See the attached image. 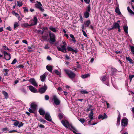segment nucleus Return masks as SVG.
<instances>
[{
	"label": "nucleus",
	"mask_w": 134,
	"mask_h": 134,
	"mask_svg": "<svg viewBox=\"0 0 134 134\" xmlns=\"http://www.w3.org/2000/svg\"><path fill=\"white\" fill-rule=\"evenodd\" d=\"M90 15L89 12L86 11L84 13V14L85 18H88L90 16Z\"/></svg>",
	"instance_id": "nucleus-27"
},
{
	"label": "nucleus",
	"mask_w": 134,
	"mask_h": 134,
	"mask_svg": "<svg viewBox=\"0 0 134 134\" xmlns=\"http://www.w3.org/2000/svg\"><path fill=\"white\" fill-rule=\"evenodd\" d=\"M23 8L24 9V12H28V9L26 7H23Z\"/></svg>",
	"instance_id": "nucleus-59"
},
{
	"label": "nucleus",
	"mask_w": 134,
	"mask_h": 134,
	"mask_svg": "<svg viewBox=\"0 0 134 134\" xmlns=\"http://www.w3.org/2000/svg\"><path fill=\"white\" fill-rule=\"evenodd\" d=\"M17 132V131L16 130H12L8 132V133H12V132Z\"/></svg>",
	"instance_id": "nucleus-55"
},
{
	"label": "nucleus",
	"mask_w": 134,
	"mask_h": 134,
	"mask_svg": "<svg viewBox=\"0 0 134 134\" xmlns=\"http://www.w3.org/2000/svg\"><path fill=\"white\" fill-rule=\"evenodd\" d=\"M29 81L35 86H38L34 78L30 79L29 80Z\"/></svg>",
	"instance_id": "nucleus-14"
},
{
	"label": "nucleus",
	"mask_w": 134,
	"mask_h": 134,
	"mask_svg": "<svg viewBox=\"0 0 134 134\" xmlns=\"http://www.w3.org/2000/svg\"><path fill=\"white\" fill-rule=\"evenodd\" d=\"M57 90L61 92L63 91V89L62 88H61L60 87H59L58 88Z\"/></svg>",
	"instance_id": "nucleus-62"
},
{
	"label": "nucleus",
	"mask_w": 134,
	"mask_h": 134,
	"mask_svg": "<svg viewBox=\"0 0 134 134\" xmlns=\"http://www.w3.org/2000/svg\"><path fill=\"white\" fill-rule=\"evenodd\" d=\"M6 29H7V30H9V31H11L12 30V29L10 26H8V27H7L6 28Z\"/></svg>",
	"instance_id": "nucleus-64"
},
{
	"label": "nucleus",
	"mask_w": 134,
	"mask_h": 134,
	"mask_svg": "<svg viewBox=\"0 0 134 134\" xmlns=\"http://www.w3.org/2000/svg\"><path fill=\"white\" fill-rule=\"evenodd\" d=\"M38 120L41 122L43 124L47 122V121L46 120L42 119H40Z\"/></svg>",
	"instance_id": "nucleus-41"
},
{
	"label": "nucleus",
	"mask_w": 134,
	"mask_h": 134,
	"mask_svg": "<svg viewBox=\"0 0 134 134\" xmlns=\"http://www.w3.org/2000/svg\"><path fill=\"white\" fill-rule=\"evenodd\" d=\"M111 71H112V72H116L117 71V70L115 68H111Z\"/></svg>",
	"instance_id": "nucleus-47"
},
{
	"label": "nucleus",
	"mask_w": 134,
	"mask_h": 134,
	"mask_svg": "<svg viewBox=\"0 0 134 134\" xmlns=\"http://www.w3.org/2000/svg\"><path fill=\"white\" fill-rule=\"evenodd\" d=\"M12 13V14H14L15 16L17 17H18L19 16V15L18 14L16 13L15 12H13Z\"/></svg>",
	"instance_id": "nucleus-50"
},
{
	"label": "nucleus",
	"mask_w": 134,
	"mask_h": 134,
	"mask_svg": "<svg viewBox=\"0 0 134 134\" xmlns=\"http://www.w3.org/2000/svg\"><path fill=\"white\" fill-rule=\"evenodd\" d=\"M46 35H43L42 36V37L43 38H46L48 36V35L47 34H45Z\"/></svg>",
	"instance_id": "nucleus-60"
},
{
	"label": "nucleus",
	"mask_w": 134,
	"mask_h": 134,
	"mask_svg": "<svg viewBox=\"0 0 134 134\" xmlns=\"http://www.w3.org/2000/svg\"><path fill=\"white\" fill-rule=\"evenodd\" d=\"M64 71L66 75L68 76L69 78L72 79L74 78L76 76V74L71 70L69 69H65Z\"/></svg>",
	"instance_id": "nucleus-2"
},
{
	"label": "nucleus",
	"mask_w": 134,
	"mask_h": 134,
	"mask_svg": "<svg viewBox=\"0 0 134 134\" xmlns=\"http://www.w3.org/2000/svg\"><path fill=\"white\" fill-rule=\"evenodd\" d=\"M134 77V74L133 75H129V78L130 80V81L131 82L132 79Z\"/></svg>",
	"instance_id": "nucleus-43"
},
{
	"label": "nucleus",
	"mask_w": 134,
	"mask_h": 134,
	"mask_svg": "<svg viewBox=\"0 0 134 134\" xmlns=\"http://www.w3.org/2000/svg\"><path fill=\"white\" fill-rule=\"evenodd\" d=\"M48 33L49 37V43L51 44H53L56 41L55 35L51 31H49L48 32Z\"/></svg>",
	"instance_id": "nucleus-3"
},
{
	"label": "nucleus",
	"mask_w": 134,
	"mask_h": 134,
	"mask_svg": "<svg viewBox=\"0 0 134 134\" xmlns=\"http://www.w3.org/2000/svg\"><path fill=\"white\" fill-rule=\"evenodd\" d=\"M107 116L106 114L105 113H104L103 115H99L98 117V118L99 119H101L102 120L106 119L107 118Z\"/></svg>",
	"instance_id": "nucleus-16"
},
{
	"label": "nucleus",
	"mask_w": 134,
	"mask_h": 134,
	"mask_svg": "<svg viewBox=\"0 0 134 134\" xmlns=\"http://www.w3.org/2000/svg\"><path fill=\"white\" fill-rule=\"evenodd\" d=\"M38 112L42 116H44L45 114V111L41 108L39 109Z\"/></svg>",
	"instance_id": "nucleus-17"
},
{
	"label": "nucleus",
	"mask_w": 134,
	"mask_h": 134,
	"mask_svg": "<svg viewBox=\"0 0 134 134\" xmlns=\"http://www.w3.org/2000/svg\"><path fill=\"white\" fill-rule=\"evenodd\" d=\"M30 24H29L28 23H25L23 24V26L27 28L28 26H30Z\"/></svg>",
	"instance_id": "nucleus-36"
},
{
	"label": "nucleus",
	"mask_w": 134,
	"mask_h": 134,
	"mask_svg": "<svg viewBox=\"0 0 134 134\" xmlns=\"http://www.w3.org/2000/svg\"><path fill=\"white\" fill-rule=\"evenodd\" d=\"M89 117L90 119H91V120H92L93 119V115H89Z\"/></svg>",
	"instance_id": "nucleus-61"
},
{
	"label": "nucleus",
	"mask_w": 134,
	"mask_h": 134,
	"mask_svg": "<svg viewBox=\"0 0 134 134\" xmlns=\"http://www.w3.org/2000/svg\"><path fill=\"white\" fill-rule=\"evenodd\" d=\"M128 123V120L126 118H124L121 120V125L124 126H126Z\"/></svg>",
	"instance_id": "nucleus-10"
},
{
	"label": "nucleus",
	"mask_w": 134,
	"mask_h": 134,
	"mask_svg": "<svg viewBox=\"0 0 134 134\" xmlns=\"http://www.w3.org/2000/svg\"><path fill=\"white\" fill-rule=\"evenodd\" d=\"M115 12L116 13H118L119 15H120L121 14L119 8V7H117L115 9Z\"/></svg>",
	"instance_id": "nucleus-22"
},
{
	"label": "nucleus",
	"mask_w": 134,
	"mask_h": 134,
	"mask_svg": "<svg viewBox=\"0 0 134 134\" xmlns=\"http://www.w3.org/2000/svg\"><path fill=\"white\" fill-rule=\"evenodd\" d=\"M49 28L50 30L54 32H55L57 31V30L56 29L53 27L52 26H50Z\"/></svg>",
	"instance_id": "nucleus-25"
},
{
	"label": "nucleus",
	"mask_w": 134,
	"mask_h": 134,
	"mask_svg": "<svg viewBox=\"0 0 134 134\" xmlns=\"http://www.w3.org/2000/svg\"><path fill=\"white\" fill-rule=\"evenodd\" d=\"M123 28L126 34H128V27L127 25H124Z\"/></svg>",
	"instance_id": "nucleus-24"
},
{
	"label": "nucleus",
	"mask_w": 134,
	"mask_h": 134,
	"mask_svg": "<svg viewBox=\"0 0 134 134\" xmlns=\"http://www.w3.org/2000/svg\"><path fill=\"white\" fill-rule=\"evenodd\" d=\"M17 62V60L15 58L14 59V60H13L12 62L11 63L12 64H15L16 63V62Z\"/></svg>",
	"instance_id": "nucleus-51"
},
{
	"label": "nucleus",
	"mask_w": 134,
	"mask_h": 134,
	"mask_svg": "<svg viewBox=\"0 0 134 134\" xmlns=\"http://www.w3.org/2000/svg\"><path fill=\"white\" fill-rule=\"evenodd\" d=\"M30 90L32 92L34 93H36L38 92L37 91V89L34 87L32 86H29Z\"/></svg>",
	"instance_id": "nucleus-15"
},
{
	"label": "nucleus",
	"mask_w": 134,
	"mask_h": 134,
	"mask_svg": "<svg viewBox=\"0 0 134 134\" xmlns=\"http://www.w3.org/2000/svg\"><path fill=\"white\" fill-rule=\"evenodd\" d=\"M80 93L82 94H87L88 92L86 90H82L80 91Z\"/></svg>",
	"instance_id": "nucleus-40"
},
{
	"label": "nucleus",
	"mask_w": 134,
	"mask_h": 134,
	"mask_svg": "<svg viewBox=\"0 0 134 134\" xmlns=\"http://www.w3.org/2000/svg\"><path fill=\"white\" fill-rule=\"evenodd\" d=\"M85 3L86 4H90V0H84Z\"/></svg>",
	"instance_id": "nucleus-56"
},
{
	"label": "nucleus",
	"mask_w": 134,
	"mask_h": 134,
	"mask_svg": "<svg viewBox=\"0 0 134 134\" xmlns=\"http://www.w3.org/2000/svg\"><path fill=\"white\" fill-rule=\"evenodd\" d=\"M63 44V45L61 46V48H60L59 47H57V48L58 50L59 51H61L62 52L66 53L67 52L66 47V44L65 42L63 41H62Z\"/></svg>",
	"instance_id": "nucleus-4"
},
{
	"label": "nucleus",
	"mask_w": 134,
	"mask_h": 134,
	"mask_svg": "<svg viewBox=\"0 0 134 134\" xmlns=\"http://www.w3.org/2000/svg\"><path fill=\"white\" fill-rule=\"evenodd\" d=\"M91 23V21L90 20H87L84 22V25L86 27H88Z\"/></svg>",
	"instance_id": "nucleus-20"
},
{
	"label": "nucleus",
	"mask_w": 134,
	"mask_h": 134,
	"mask_svg": "<svg viewBox=\"0 0 134 134\" xmlns=\"http://www.w3.org/2000/svg\"><path fill=\"white\" fill-rule=\"evenodd\" d=\"M79 120L82 124L85 121V119L80 118Z\"/></svg>",
	"instance_id": "nucleus-48"
},
{
	"label": "nucleus",
	"mask_w": 134,
	"mask_h": 134,
	"mask_svg": "<svg viewBox=\"0 0 134 134\" xmlns=\"http://www.w3.org/2000/svg\"><path fill=\"white\" fill-rule=\"evenodd\" d=\"M24 125V123H23L22 122H20V123H19V124L18 125V127H21L22 126Z\"/></svg>",
	"instance_id": "nucleus-52"
},
{
	"label": "nucleus",
	"mask_w": 134,
	"mask_h": 134,
	"mask_svg": "<svg viewBox=\"0 0 134 134\" xmlns=\"http://www.w3.org/2000/svg\"><path fill=\"white\" fill-rule=\"evenodd\" d=\"M19 26V25L18 23L17 22H15L14 24V29L16 28V27Z\"/></svg>",
	"instance_id": "nucleus-45"
},
{
	"label": "nucleus",
	"mask_w": 134,
	"mask_h": 134,
	"mask_svg": "<svg viewBox=\"0 0 134 134\" xmlns=\"http://www.w3.org/2000/svg\"><path fill=\"white\" fill-rule=\"evenodd\" d=\"M47 59L48 60H50L52 59L49 56H48L47 57Z\"/></svg>",
	"instance_id": "nucleus-63"
},
{
	"label": "nucleus",
	"mask_w": 134,
	"mask_h": 134,
	"mask_svg": "<svg viewBox=\"0 0 134 134\" xmlns=\"http://www.w3.org/2000/svg\"><path fill=\"white\" fill-rule=\"evenodd\" d=\"M79 15L80 17L79 20L80 21L81 23H82L83 21V18L81 14H79Z\"/></svg>",
	"instance_id": "nucleus-35"
},
{
	"label": "nucleus",
	"mask_w": 134,
	"mask_h": 134,
	"mask_svg": "<svg viewBox=\"0 0 134 134\" xmlns=\"http://www.w3.org/2000/svg\"><path fill=\"white\" fill-rule=\"evenodd\" d=\"M46 69L50 72L52 73L53 68H46Z\"/></svg>",
	"instance_id": "nucleus-42"
},
{
	"label": "nucleus",
	"mask_w": 134,
	"mask_h": 134,
	"mask_svg": "<svg viewBox=\"0 0 134 134\" xmlns=\"http://www.w3.org/2000/svg\"><path fill=\"white\" fill-rule=\"evenodd\" d=\"M20 90L21 91L23 92L24 94H26L27 92L26 90L24 88H22L20 89Z\"/></svg>",
	"instance_id": "nucleus-33"
},
{
	"label": "nucleus",
	"mask_w": 134,
	"mask_h": 134,
	"mask_svg": "<svg viewBox=\"0 0 134 134\" xmlns=\"http://www.w3.org/2000/svg\"><path fill=\"white\" fill-rule=\"evenodd\" d=\"M107 79L106 76H102L101 77V80L103 82H105Z\"/></svg>",
	"instance_id": "nucleus-31"
},
{
	"label": "nucleus",
	"mask_w": 134,
	"mask_h": 134,
	"mask_svg": "<svg viewBox=\"0 0 134 134\" xmlns=\"http://www.w3.org/2000/svg\"><path fill=\"white\" fill-rule=\"evenodd\" d=\"M19 121H16V122H15L13 124V125L15 126H18V125L19 124Z\"/></svg>",
	"instance_id": "nucleus-46"
},
{
	"label": "nucleus",
	"mask_w": 134,
	"mask_h": 134,
	"mask_svg": "<svg viewBox=\"0 0 134 134\" xmlns=\"http://www.w3.org/2000/svg\"><path fill=\"white\" fill-rule=\"evenodd\" d=\"M47 89V87L44 86L43 87H41L39 89V92L41 94L44 93Z\"/></svg>",
	"instance_id": "nucleus-12"
},
{
	"label": "nucleus",
	"mask_w": 134,
	"mask_h": 134,
	"mask_svg": "<svg viewBox=\"0 0 134 134\" xmlns=\"http://www.w3.org/2000/svg\"><path fill=\"white\" fill-rule=\"evenodd\" d=\"M82 32L83 34V35L85 36V37H87V35L86 34V32H85V31H84V30H82Z\"/></svg>",
	"instance_id": "nucleus-54"
},
{
	"label": "nucleus",
	"mask_w": 134,
	"mask_h": 134,
	"mask_svg": "<svg viewBox=\"0 0 134 134\" xmlns=\"http://www.w3.org/2000/svg\"><path fill=\"white\" fill-rule=\"evenodd\" d=\"M53 99L54 103L56 105H58L60 104V101L58 99L56 95L53 96Z\"/></svg>",
	"instance_id": "nucleus-11"
},
{
	"label": "nucleus",
	"mask_w": 134,
	"mask_h": 134,
	"mask_svg": "<svg viewBox=\"0 0 134 134\" xmlns=\"http://www.w3.org/2000/svg\"><path fill=\"white\" fill-rule=\"evenodd\" d=\"M3 53L4 54V58L7 60H9L11 58V55L5 51H4Z\"/></svg>",
	"instance_id": "nucleus-8"
},
{
	"label": "nucleus",
	"mask_w": 134,
	"mask_h": 134,
	"mask_svg": "<svg viewBox=\"0 0 134 134\" xmlns=\"http://www.w3.org/2000/svg\"><path fill=\"white\" fill-rule=\"evenodd\" d=\"M46 76L45 73L44 74L42 75H41L40 77V79L41 81L42 82L44 81L46 78Z\"/></svg>",
	"instance_id": "nucleus-18"
},
{
	"label": "nucleus",
	"mask_w": 134,
	"mask_h": 134,
	"mask_svg": "<svg viewBox=\"0 0 134 134\" xmlns=\"http://www.w3.org/2000/svg\"><path fill=\"white\" fill-rule=\"evenodd\" d=\"M114 29H118V31L119 32L121 31L120 26L119 24L118 23L114 22L112 27L109 29V30H112Z\"/></svg>",
	"instance_id": "nucleus-5"
},
{
	"label": "nucleus",
	"mask_w": 134,
	"mask_h": 134,
	"mask_svg": "<svg viewBox=\"0 0 134 134\" xmlns=\"http://www.w3.org/2000/svg\"><path fill=\"white\" fill-rule=\"evenodd\" d=\"M61 122L63 125L66 128H70V127L71 129H70V130L75 134H81L80 133H76L75 131H77L76 130L72 124H70L68 121L67 120H62L61 121Z\"/></svg>",
	"instance_id": "nucleus-1"
},
{
	"label": "nucleus",
	"mask_w": 134,
	"mask_h": 134,
	"mask_svg": "<svg viewBox=\"0 0 134 134\" xmlns=\"http://www.w3.org/2000/svg\"><path fill=\"white\" fill-rule=\"evenodd\" d=\"M44 48L45 49H47L49 48V47L48 46V45L47 44L44 47Z\"/></svg>",
	"instance_id": "nucleus-58"
},
{
	"label": "nucleus",
	"mask_w": 134,
	"mask_h": 134,
	"mask_svg": "<svg viewBox=\"0 0 134 134\" xmlns=\"http://www.w3.org/2000/svg\"><path fill=\"white\" fill-rule=\"evenodd\" d=\"M54 71L55 74L59 76L61 75V74L57 70H55Z\"/></svg>",
	"instance_id": "nucleus-49"
},
{
	"label": "nucleus",
	"mask_w": 134,
	"mask_h": 134,
	"mask_svg": "<svg viewBox=\"0 0 134 134\" xmlns=\"http://www.w3.org/2000/svg\"><path fill=\"white\" fill-rule=\"evenodd\" d=\"M37 4H36L35 5V7L38 9L40 10L42 12H43L44 11V9L42 8L41 7L42 6V4L41 3L38 1H36Z\"/></svg>",
	"instance_id": "nucleus-6"
},
{
	"label": "nucleus",
	"mask_w": 134,
	"mask_h": 134,
	"mask_svg": "<svg viewBox=\"0 0 134 134\" xmlns=\"http://www.w3.org/2000/svg\"><path fill=\"white\" fill-rule=\"evenodd\" d=\"M126 59L127 60H128L130 63L133 64L134 63V62L132 59L130 58L129 57H126Z\"/></svg>",
	"instance_id": "nucleus-30"
},
{
	"label": "nucleus",
	"mask_w": 134,
	"mask_h": 134,
	"mask_svg": "<svg viewBox=\"0 0 134 134\" xmlns=\"http://www.w3.org/2000/svg\"><path fill=\"white\" fill-rule=\"evenodd\" d=\"M2 93L4 96L5 98H8V94L6 92L4 91H2Z\"/></svg>",
	"instance_id": "nucleus-28"
},
{
	"label": "nucleus",
	"mask_w": 134,
	"mask_h": 134,
	"mask_svg": "<svg viewBox=\"0 0 134 134\" xmlns=\"http://www.w3.org/2000/svg\"><path fill=\"white\" fill-rule=\"evenodd\" d=\"M3 48L5 50H8L9 51L10 50V49H9L8 47H7L6 46H3Z\"/></svg>",
	"instance_id": "nucleus-53"
},
{
	"label": "nucleus",
	"mask_w": 134,
	"mask_h": 134,
	"mask_svg": "<svg viewBox=\"0 0 134 134\" xmlns=\"http://www.w3.org/2000/svg\"><path fill=\"white\" fill-rule=\"evenodd\" d=\"M34 21L32 22L30 26H34L36 25L37 24V21H38L37 18L36 16H34V17L33 20Z\"/></svg>",
	"instance_id": "nucleus-13"
},
{
	"label": "nucleus",
	"mask_w": 134,
	"mask_h": 134,
	"mask_svg": "<svg viewBox=\"0 0 134 134\" xmlns=\"http://www.w3.org/2000/svg\"><path fill=\"white\" fill-rule=\"evenodd\" d=\"M5 72V73L4 74V75L5 76H8L9 75L8 73V72L9 71V70L8 69H4L3 70Z\"/></svg>",
	"instance_id": "nucleus-26"
},
{
	"label": "nucleus",
	"mask_w": 134,
	"mask_h": 134,
	"mask_svg": "<svg viewBox=\"0 0 134 134\" xmlns=\"http://www.w3.org/2000/svg\"><path fill=\"white\" fill-rule=\"evenodd\" d=\"M27 48H28L29 49L28 50V51L29 52H32L33 51L31 50V49H32L31 47H30V46H28L27 47Z\"/></svg>",
	"instance_id": "nucleus-44"
},
{
	"label": "nucleus",
	"mask_w": 134,
	"mask_h": 134,
	"mask_svg": "<svg viewBox=\"0 0 134 134\" xmlns=\"http://www.w3.org/2000/svg\"><path fill=\"white\" fill-rule=\"evenodd\" d=\"M29 111L30 113H34V114H35V111H36V110H34V109H31V108H29Z\"/></svg>",
	"instance_id": "nucleus-34"
},
{
	"label": "nucleus",
	"mask_w": 134,
	"mask_h": 134,
	"mask_svg": "<svg viewBox=\"0 0 134 134\" xmlns=\"http://www.w3.org/2000/svg\"><path fill=\"white\" fill-rule=\"evenodd\" d=\"M67 49L69 51H72V54H73L74 53H77L78 52V50L77 48H76L74 49L72 48L70 46H67Z\"/></svg>",
	"instance_id": "nucleus-7"
},
{
	"label": "nucleus",
	"mask_w": 134,
	"mask_h": 134,
	"mask_svg": "<svg viewBox=\"0 0 134 134\" xmlns=\"http://www.w3.org/2000/svg\"><path fill=\"white\" fill-rule=\"evenodd\" d=\"M45 119L51 122L52 121V118L50 114L48 113H46L45 114Z\"/></svg>",
	"instance_id": "nucleus-9"
},
{
	"label": "nucleus",
	"mask_w": 134,
	"mask_h": 134,
	"mask_svg": "<svg viewBox=\"0 0 134 134\" xmlns=\"http://www.w3.org/2000/svg\"><path fill=\"white\" fill-rule=\"evenodd\" d=\"M17 2L18 3L17 5L19 7H21L23 5V3L21 2L18 1H17Z\"/></svg>",
	"instance_id": "nucleus-38"
},
{
	"label": "nucleus",
	"mask_w": 134,
	"mask_h": 134,
	"mask_svg": "<svg viewBox=\"0 0 134 134\" xmlns=\"http://www.w3.org/2000/svg\"><path fill=\"white\" fill-rule=\"evenodd\" d=\"M45 100H48L49 99V97L47 95H46L45 96Z\"/></svg>",
	"instance_id": "nucleus-57"
},
{
	"label": "nucleus",
	"mask_w": 134,
	"mask_h": 134,
	"mask_svg": "<svg viewBox=\"0 0 134 134\" xmlns=\"http://www.w3.org/2000/svg\"><path fill=\"white\" fill-rule=\"evenodd\" d=\"M90 76V74H87L84 75H81V77L82 79H85Z\"/></svg>",
	"instance_id": "nucleus-21"
},
{
	"label": "nucleus",
	"mask_w": 134,
	"mask_h": 134,
	"mask_svg": "<svg viewBox=\"0 0 134 134\" xmlns=\"http://www.w3.org/2000/svg\"><path fill=\"white\" fill-rule=\"evenodd\" d=\"M91 10V8L90 7V4L88 5V6L87 7V11L86 12H87L90 13V11Z\"/></svg>",
	"instance_id": "nucleus-37"
},
{
	"label": "nucleus",
	"mask_w": 134,
	"mask_h": 134,
	"mask_svg": "<svg viewBox=\"0 0 134 134\" xmlns=\"http://www.w3.org/2000/svg\"><path fill=\"white\" fill-rule=\"evenodd\" d=\"M129 47L130 48L132 53L133 54H134V46L130 45Z\"/></svg>",
	"instance_id": "nucleus-32"
},
{
	"label": "nucleus",
	"mask_w": 134,
	"mask_h": 134,
	"mask_svg": "<svg viewBox=\"0 0 134 134\" xmlns=\"http://www.w3.org/2000/svg\"><path fill=\"white\" fill-rule=\"evenodd\" d=\"M127 9L128 12L130 13L131 15H134V12L130 9L129 7H128Z\"/></svg>",
	"instance_id": "nucleus-23"
},
{
	"label": "nucleus",
	"mask_w": 134,
	"mask_h": 134,
	"mask_svg": "<svg viewBox=\"0 0 134 134\" xmlns=\"http://www.w3.org/2000/svg\"><path fill=\"white\" fill-rule=\"evenodd\" d=\"M37 105L35 104L34 103H32L31 104V108L32 109L36 110Z\"/></svg>",
	"instance_id": "nucleus-19"
},
{
	"label": "nucleus",
	"mask_w": 134,
	"mask_h": 134,
	"mask_svg": "<svg viewBox=\"0 0 134 134\" xmlns=\"http://www.w3.org/2000/svg\"><path fill=\"white\" fill-rule=\"evenodd\" d=\"M2 130L5 133H6V132H5L6 131H9V129L7 127L3 128L2 129Z\"/></svg>",
	"instance_id": "nucleus-39"
},
{
	"label": "nucleus",
	"mask_w": 134,
	"mask_h": 134,
	"mask_svg": "<svg viewBox=\"0 0 134 134\" xmlns=\"http://www.w3.org/2000/svg\"><path fill=\"white\" fill-rule=\"evenodd\" d=\"M64 114L63 113H59L58 114V116L60 120H61L63 118Z\"/></svg>",
	"instance_id": "nucleus-29"
}]
</instances>
